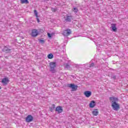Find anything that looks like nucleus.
<instances>
[{
	"label": "nucleus",
	"instance_id": "4468645a",
	"mask_svg": "<svg viewBox=\"0 0 128 128\" xmlns=\"http://www.w3.org/2000/svg\"><path fill=\"white\" fill-rule=\"evenodd\" d=\"M54 108H56V105H54V104H52V106L50 108V110L51 112H54Z\"/></svg>",
	"mask_w": 128,
	"mask_h": 128
},
{
	"label": "nucleus",
	"instance_id": "39448f33",
	"mask_svg": "<svg viewBox=\"0 0 128 128\" xmlns=\"http://www.w3.org/2000/svg\"><path fill=\"white\" fill-rule=\"evenodd\" d=\"M34 120V117L32 115H28L26 118V122H30Z\"/></svg>",
	"mask_w": 128,
	"mask_h": 128
},
{
	"label": "nucleus",
	"instance_id": "a878e982",
	"mask_svg": "<svg viewBox=\"0 0 128 128\" xmlns=\"http://www.w3.org/2000/svg\"><path fill=\"white\" fill-rule=\"evenodd\" d=\"M36 19L37 20L38 22H40V18H38V16H36Z\"/></svg>",
	"mask_w": 128,
	"mask_h": 128
},
{
	"label": "nucleus",
	"instance_id": "aec40b11",
	"mask_svg": "<svg viewBox=\"0 0 128 128\" xmlns=\"http://www.w3.org/2000/svg\"><path fill=\"white\" fill-rule=\"evenodd\" d=\"M34 14L36 16H38V11L36 10H34Z\"/></svg>",
	"mask_w": 128,
	"mask_h": 128
},
{
	"label": "nucleus",
	"instance_id": "f3484780",
	"mask_svg": "<svg viewBox=\"0 0 128 128\" xmlns=\"http://www.w3.org/2000/svg\"><path fill=\"white\" fill-rule=\"evenodd\" d=\"M21 4H28L29 3L28 0H20Z\"/></svg>",
	"mask_w": 128,
	"mask_h": 128
},
{
	"label": "nucleus",
	"instance_id": "9d476101",
	"mask_svg": "<svg viewBox=\"0 0 128 128\" xmlns=\"http://www.w3.org/2000/svg\"><path fill=\"white\" fill-rule=\"evenodd\" d=\"M8 82H10V80L8 78H4L2 80V84L4 85L8 84Z\"/></svg>",
	"mask_w": 128,
	"mask_h": 128
},
{
	"label": "nucleus",
	"instance_id": "1a4fd4ad",
	"mask_svg": "<svg viewBox=\"0 0 128 128\" xmlns=\"http://www.w3.org/2000/svg\"><path fill=\"white\" fill-rule=\"evenodd\" d=\"M56 112H58V114H62L64 110L62 109V106H58L56 108Z\"/></svg>",
	"mask_w": 128,
	"mask_h": 128
},
{
	"label": "nucleus",
	"instance_id": "6e6552de",
	"mask_svg": "<svg viewBox=\"0 0 128 128\" xmlns=\"http://www.w3.org/2000/svg\"><path fill=\"white\" fill-rule=\"evenodd\" d=\"M68 86L70 88H72L73 90H78V86L75 85L74 84H68Z\"/></svg>",
	"mask_w": 128,
	"mask_h": 128
},
{
	"label": "nucleus",
	"instance_id": "f257e3e1",
	"mask_svg": "<svg viewBox=\"0 0 128 128\" xmlns=\"http://www.w3.org/2000/svg\"><path fill=\"white\" fill-rule=\"evenodd\" d=\"M110 100L111 101L112 108L114 110H116V112H118L120 108V104H118V98L112 96L109 98Z\"/></svg>",
	"mask_w": 128,
	"mask_h": 128
},
{
	"label": "nucleus",
	"instance_id": "393cba45",
	"mask_svg": "<svg viewBox=\"0 0 128 128\" xmlns=\"http://www.w3.org/2000/svg\"><path fill=\"white\" fill-rule=\"evenodd\" d=\"M65 68H70V65L68 64H66Z\"/></svg>",
	"mask_w": 128,
	"mask_h": 128
},
{
	"label": "nucleus",
	"instance_id": "412c9836",
	"mask_svg": "<svg viewBox=\"0 0 128 128\" xmlns=\"http://www.w3.org/2000/svg\"><path fill=\"white\" fill-rule=\"evenodd\" d=\"M51 10H52V12H56V10H58L56 8H52Z\"/></svg>",
	"mask_w": 128,
	"mask_h": 128
},
{
	"label": "nucleus",
	"instance_id": "f03ea898",
	"mask_svg": "<svg viewBox=\"0 0 128 128\" xmlns=\"http://www.w3.org/2000/svg\"><path fill=\"white\" fill-rule=\"evenodd\" d=\"M50 72L52 74H56V62H50Z\"/></svg>",
	"mask_w": 128,
	"mask_h": 128
},
{
	"label": "nucleus",
	"instance_id": "9b49d317",
	"mask_svg": "<svg viewBox=\"0 0 128 128\" xmlns=\"http://www.w3.org/2000/svg\"><path fill=\"white\" fill-rule=\"evenodd\" d=\"M84 95L86 98H90L92 96V92L90 91H85L84 92Z\"/></svg>",
	"mask_w": 128,
	"mask_h": 128
},
{
	"label": "nucleus",
	"instance_id": "6ab92c4d",
	"mask_svg": "<svg viewBox=\"0 0 128 128\" xmlns=\"http://www.w3.org/2000/svg\"><path fill=\"white\" fill-rule=\"evenodd\" d=\"M73 11L74 12H75V14H76V12H78V9L76 8H74Z\"/></svg>",
	"mask_w": 128,
	"mask_h": 128
},
{
	"label": "nucleus",
	"instance_id": "4be33fe9",
	"mask_svg": "<svg viewBox=\"0 0 128 128\" xmlns=\"http://www.w3.org/2000/svg\"><path fill=\"white\" fill-rule=\"evenodd\" d=\"M39 42H40V44H44V40L40 39Z\"/></svg>",
	"mask_w": 128,
	"mask_h": 128
},
{
	"label": "nucleus",
	"instance_id": "423d86ee",
	"mask_svg": "<svg viewBox=\"0 0 128 128\" xmlns=\"http://www.w3.org/2000/svg\"><path fill=\"white\" fill-rule=\"evenodd\" d=\"M31 35L32 38H36V36H38V30H32Z\"/></svg>",
	"mask_w": 128,
	"mask_h": 128
},
{
	"label": "nucleus",
	"instance_id": "bb28decb",
	"mask_svg": "<svg viewBox=\"0 0 128 128\" xmlns=\"http://www.w3.org/2000/svg\"><path fill=\"white\" fill-rule=\"evenodd\" d=\"M50 0H44V2H48Z\"/></svg>",
	"mask_w": 128,
	"mask_h": 128
},
{
	"label": "nucleus",
	"instance_id": "20e7f679",
	"mask_svg": "<svg viewBox=\"0 0 128 128\" xmlns=\"http://www.w3.org/2000/svg\"><path fill=\"white\" fill-rule=\"evenodd\" d=\"M62 34L64 36H70V34H72V30H70V28L64 30Z\"/></svg>",
	"mask_w": 128,
	"mask_h": 128
},
{
	"label": "nucleus",
	"instance_id": "dca6fc26",
	"mask_svg": "<svg viewBox=\"0 0 128 128\" xmlns=\"http://www.w3.org/2000/svg\"><path fill=\"white\" fill-rule=\"evenodd\" d=\"M48 58L49 59L52 60V58H54V54H52V53H50L48 55Z\"/></svg>",
	"mask_w": 128,
	"mask_h": 128
},
{
	"label": "nucleus",
	"instance_id": "ddd939ff",
	"mask_svg": "<svg viewBox=\"0 0 128 128\" xmlns=\"http://www.w3.org/2000/svg\"><path fill=\"white\" fill-rule=\"evenodd\" d=\"M111 28L112 29V30L113 32H116L118 28H116V24H111Z\"/></svg>",
	"mask_w": 128,
	"mask_h": 128
},
{
	"label": "nucleus",
	"instance_id": "0eeeda50",
	"mask_svg": "<svg viewBox=\"0 0 128 128\" xmlns=\"http://www.w3.org/2000/svg\"><path fill=\"white\" fill-rule=\"evenodd\" d=\"M72 20H74V16L66 15V18L65 19V21L68 22H70Z\"/></svg>",
	"mask_w": 128,
	"mask_h": 128
},
{
	"label": "nucleus",
	"instance_id": "c85d7f7f",
	"mask_svg": "<svg viewBox=\"0 0 128 128\" xmlns=\"http://www.w3.org/2000/svg\"><path fill=\"white\" fill-rule=\"evenodd\" d=\"M96 110H98V109H95Z\"/></svg>",
	"mask_w": 128,
	"mask_h": 128
},
{
	"label": "nucleus",
	"instance_id": "a211bd4d",
	"mask_svg": "<svg viewBox=\"0 0 128 128\" xmlns=\"http://www.w3.org/2000/svg\"><path fill=\"white\" fill-rule=\"evenodd\" d=\"M92 114L93 116H98V112L94 110L92 112Z\"/></svg>",
	"mask_w": 128,
	"mask_h": 128
},
{
	"label": "nucleus",
	"instance_id": "b1692460",
	"mask_svg": "<svg viewBox=\"0 0 128 128\" xmlns=\"http://www.w3.org/2000/svg\"><path fill=\"white\" fill-rule=\"evenodd\" d=\"M48 36L49 38H52V34H51L50 33H48Z\"/></svg>",
	"mask_w": 128,
	"mask_h": 128
},
{
	"label": "nucleus",
	"instance_id": "2eb2a0df",
	"mask_svg": "<svg viewBox=\"0 0 128 128\" xmlns=\"http://www.w3.org/2000/svg\"><path fill=\"white\" fill-rule=\"evenodd\" d=\"M111 78H113L114 80H116V76L114 73L111 72Z\"/></svg>",
	"mask_w": 128,
	"mask_h": 128
},
{
	"label": "nucleus",
	"instance_id": "f8f14e48",
	"mask_svg": "<svg viewBox=\"0 0 128 128\" xmlns=\"http://www.w3.org/2000/svg\"><path fill=\"white\" fill-rule=\"evenodd\" d=\"M89 106L90 108H94L96 106V101L92 100L90 102V104H89Z\"/></svg>",
	"mask_w": 128,
	"mask_h": 128
},
{
	"label": "nucleus",
	"instance_id": "cd10ccee",
	"mask_svg": "<svg viewBox=\"0 0 128 128\" xmlns=\"http://www.w3.org/2000/svg\"><path fill=\"white\" fill-rule=\"evenodd\" d=\"M0 90H2V87L0 86Z\"/></svg>",
	"mask_w": 128,
	"mask_h": 128
},
{
	"label": "nucleus",
	"instance_id": "5701e85b",
	"mask_svg": "<svg viewBox=\"0 0 128 128\" xmlns=\"http://www.w3.org/2000/svg\"><path fill=\"white\" fill-rule=\"evenodd\" d=\"M93 66H94V63L92 62L90 66V68H92Z\"/></svg>",
	"mask_w": 128,
	"mask_h": 128
},
{
	"label": "nucleus",
	"instance_id": "7ed1b4c3",
	"mask_svg": "<svg viewBox=\"0 0 128 128\" xmlns=\"http://www.w3.org/2000/svg\"><path fill=\"white\" fill-rule=\"evenodd\" d=\"M2 52L6 54H10L12 52V49L8 46H4V48L2 49Z\"/></svg>",
	"mask_w": 128,
	"mask_h": 128
}]
</instances>
